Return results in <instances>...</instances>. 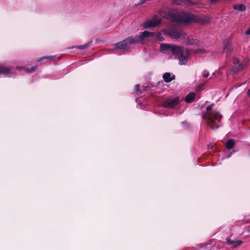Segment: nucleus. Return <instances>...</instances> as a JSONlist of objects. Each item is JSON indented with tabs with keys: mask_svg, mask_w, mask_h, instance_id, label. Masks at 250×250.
Masks as SVG:
<instances>
[{
	"mask_svg": "<svg viewBox=\"0 0 250 250\" xmlns=\"http://www.w3.org/2000/svg\"><path fill=\"white\" fill-rule=\"evenodd\" d=\"M233 8L234 9L240 11H244L246 9V6L244 4L234 5Z\"/></svg>",
	"mask_w": 250,
	"mask_h": 250,
	"instance_id": "20",
	"label": "nucleus"
},
{
	"mask_svg": "<svg viewBox=\"0 0 250 250\" xmlns=\"http://www.w3.org/2000/svg\"><path fill=\"white\" fill-rule=\"evenodd\" d=\"M135 90L136 92L138 94H141L142 93V91L140 90V85L138 84L135 85Z\"/></svg>",
	"mask_w": 250,
	"mask_h": 250,
	"instance_id": "22",
	"label": "nucleus"
},
{
	"mask_svg": "<svg viewBox=\"0 0 250 250\" xmlns=\"http://www.w3.org/2000/svg\"><path fill=\"white\" fill-rule=\"evenodd\" d=\"M186 43L188 45H198V41L196 39L192 38H189L187 35H186V37L185 39Z\"/></svg>",
	"mask_w": 250,
	"mask_h": 250,
	"instance_id": "16",
	"label": "nucleus"
},
{
	"mask_svg": "<svg viewBox=\"0 0 250 250\" xmlns=\"http://www.w3.org/2000/svg\"><path fill=\"white\" fill-rule=\"evenodd\" d=\"M153 32H148L147 30H145L144 32L140 33L139 36H135L137 42H142L149 37H153L154 36Z\"/></svg>",
	"mask_w": 250,
	"mask_h": 250,
	"instance_id": "9",
	"label": "nucleus"
},
{
	"mask_svg": "<svg viewBox=\"0 0 250 250\" xmlns=\"http://www.w3.org/2000/svg\"><path fill=\"white\" fill-rule=\"evenodd\" d=\"M231 156V154H229L228 155V158L230 157Z\"/></svg>",
	"mask_w": 250,
	"mask_h": 250,
	"instance_id": "29",
	"label": "nucleus"
},
{
	"mask_svg": "<svg viewBox=\"0 0 250 250\" xmlns=\"http://www.w3.org/2000/svg\"><path fill=\"white\" fill-rule=\"evenodd\" d=\"M180 103L178 97L169 98L165 100L163 103V106L167 108H173L178 105Z\"/></svg>",
	"mask_w": 250,
	"mask_h": 250,
	"instance_id": "5",
	"label": "nucleus"
},
{
	"mask_svg": "<svg viewBox=\"0 0 250 250\" xmlns=\"http://www.w3.org/2000/svg\"><path fill=\"white\" fill-rule=\"evenodd\" d=\"M175 75H171V74L169 72H167L164 74L163 76V78L164 81L166 83H169L171 82L172 80L175 79Z\"/></svg>",
	"mask_w": 250,
	"mask_h": 250,
	"instance_id": "14",
	"label": "nucleus"
},
{
	"mask_svg": "<svg viewBox=\"0 0 250 250\" xmlns=\"http://www.w3.org/2000/svg\"><path fill=\"white\" fill-rule=\"evenodd\" d=\"M167 34L172 38L176 39H185L186 34L182 30L174 29L168 31Z\"/></svg>",
	"mask_w": 250,
	"mask_h": 250,
	"instance_id": "7",
	"label": "nucleus"
},
{
	"mask_svg": "<svg viewBox=\"0 0 250 250\" xmlns=\"http://www.w3.org/2000/svg\"><path fill=\"white\" fill-rule=\"evenodd\" d=\"M173 49L175 52L174 55H175V58L179 59V64L180 65L186 64L190 54L189 50L181 46H179L178 48H174Z\"/></svg>",
	"mask_w": 250,
	"mask_h": 250,
	"instance_id": "3",
	"label": "nucleus"
},
{
	"mask_svg": "<svg viewBox=\"0 0 250 250\" xmlns=\"http://www.w3.org/2000/svg\"><path fill=\"white\" fill-rule=\"evenodd\" d=\"M15 72L16 69L14 67H9L4 65L0 66V74L12 77Z\"/></svg>",
	"mask_w": 250,
	"mask_h": 250,
	"instance_id": "8",
	"label": "nucleus"
},
{
	"mask_svg": "<svg viewBox=\"0 0 250 250\" xmlns=\"http://www.w3.org/2000/svg\"><path fill=\"white\" fill-rule=\"evenodd\" d=\"M179 46L175 45H171L167 43H162L160 46V49L162 51H170L171 53L174 55L175 52L173 51L174 48H178Z\"/></svg>",
	"mask_w": 250,
	"mask_h": 250,
	"instance_id": "11",
	"label": "nucleus"
},
{
	"mask_svg": "<svg viewBox=\"0 0 250 250\" xmlns=\"http://www.w3.org/2000/svg\"><path fill=\"white\" fill-rule=\"evenodd\" d=\"M157 38L160 41H163L164 40V38L160 34L157 35Z\"/></svg>",
	"mask_w": 250,
	"mask_h": 250,
	"instance_id": "25",
	"label": "nucleus"
},
{
	"mask_svg": "<svg viewBox=\"0 0 250 250\" xmlns=\"http://www.w3.org/2000/svg\"><path fill=\"white\" fill-rule=\"evenodd\" d=\"M235 142L233 139H229L225 143L226 147L228 149H231L234 147Z\"/></svg>",
	"mask_w": 250,
	"mask_h": 250,
	"instance_id": "18",
	"label": "nucleus"
},
{
	"mask_svg": "<svg viewBox=\"0 0 250 250\" xmlns=\"http://www.w3.org/2000/svg\"><path fill=\"white\" fill-rule=\"evenodd\" d=\"M209 76V72L207 70H204L203 72L202 76L204 78H207Z\"/></svg>",
	"mask_w": 250,
	"mask_h": 250,
	"instance_id": "23",
	"label": "nucleus"
},
{
	"mask_svg": "<svg viewBox=\"0 0 250 250\" xmlns=\"http://www.w3.org/2000/svg\"><path fill=\"white\" fill-rule=\"evenodd\" d=\"M232 50V47L230 44L229 43L225 44L223 52L226 54L227 56L228 57L230 55Z\"/></svg>",
	"mask_w": 250,
	"mask_h": 250,
	"instance_id": "17",
	"label": "nucleus"
},
{
	"mask_svg": "<svg viewBox=\"0 0 250 250\" xmlns=\"http://www.w3.org/2000/svg\"><path fill=\"white\" fill-rule=\"evenodd\" d=\"M138 43L135 37L130 36L123 41L113 44L115 49H120L124 51H128L134 44Z\"/></svg>",
	"mask_w": 250,
	"mask_h": 250,
	"instance_id": "4",
	"label": "nucleus"
},
{
	"mask_svg": "<svg viewBox=\"0 0 250 250\" xmlns=\"http://www.w3.org/2000/svg\"><path fill=\"white\" fill-rule=\"evenodd\" d=\"M167 14L168 18L171 21L184 24H187L191 22L204 23L208 21V17L194 15L188 12L177 13V11L174 9L168 10Z\"/></svg>",
	"mask_w": 250,
	"mask_h": 250,
	"instance_id": "1",
	"label": "nucleus"
},
{
	"mask_svg": "<svg viewBox=\"0 0 250 250\" xmlns=\"http://www.w3.org/2000/svg\"><path fill=\"white\" fill-rule=\"evenodd\" d=\"M247 95L250 97V89L248 91Z\"/></svg>",
	"mask_w": 250,
	"mask_h": 250,
	"instance_id": "27",
	"label": "nucleus"
},
{
	"mask_svg": "<svg viewBox=\"0 0 250 250\" xmlns=\"http://www.w3.org/2000/svg\"><path fill=\"white\" fill-rule=\"evenodd\" d=\"M195 52L199 53H204L205 50L203 48H199L196 50Z\"/></svg>",
	"mask_w": 250,
	"mask_h": 250,
	"instance_id": "24",
	"label": "nucleus"
},
{
	"mask_svg": "<svg viewBox=\"0 0 250 250\" xmlns=\"http://www.w3.org/2000/svg\"><path fill=\"white\" fill-rule=\"evenodd\" d=\"M233 62L234 67L232 68V70L235 73L242 70L244 67V65L241 63L240 60L237 58H234Z\"/></svg>",
	"mask_w": 250,
	"mask_h": 250,
	"instance_id": "12",
	"label": "nucleus"
},
{
	"mask_svg": "<svg viewBox=\"0 0 250 250\" xmlns=\"http://www.w3.org/2000/svg\"><path fill=\"white\" fill-rule=\"evenodd\" d=\"M195 94L193 92L189 93L185 98V102L187 103H192L195 100Z\"/></svg>",
	"mask_w": 250,
	"mask_h": 250,
	"instance_id": "15",
	"label": "nucleus"
},
{
	"mask_svg": "<svg viewBox=\"0 0 250 250\" xmlns=\"http://www.w3.org/2000/svg\"><path fill=\"white\" fill-rule=\"evenodd\" d=\"M147 0H140L138 5H141L144 4Z\"/></svg>",
	"mask_w": 250,
	"mask_h": 250,
	"instance_id": "26",
	"label": "nucleus"
},
{
	"mask_svg": "<svg viewBox=\"0 0 250 250\" xmlns=\"http://www.w3.org/2000/svg\"><path fill=\"white\" fill-rule=\"evenodd\" d=\"M36 68H37V67L36 66L32 67L30 69H29L28 68H23L22 67H19V66L17 67V69H18L19 70H21V69H25V71L28 73H31V72L35 71L36 70Z\"/></svg>",
	"mask_w": 250,
	"mask_h": 250,
	"instance_id": "19",
	"label": "nucleus"
},
{
	"mask_svg": "<svg viewBox=\"0 0 250 250\" xmlns=\"http://www.w3.org/2000/svg\"><path fill=\"white\" fill-rule=\"evenodd\" d=\"M90 43L91 42H88L85 44L78 46L76 47V48H79L81 50L85 49L87 48L90 46Z\"/></svg>",
	"mask_w": 250,
	"mask_h": 250,
	"instance_id": "21",
	"label": "nucleus"
},
{
	"mask_svg": "<svg viewBox=\"0 0 250 250\" xmlns=\"http://www.w3.org/2000/svg\"><path fill=\"white\" fill-rule=\"evenodd\" d=\"M213 105L214 104H212L207 107L208 112L205 113L203 115V117L211 128L214 129L221 125V121L222 119V115L216 110L210 112Z\"/></svg>",
	"mask_w": 250,
	"mask_h": 250,
	"instance_id": "2",
	"label": "nucleus"
},
{
	"mask_svg": "<svg viewBox=\"0 0 250 250\" xmlns=\"http://www.w3.org/2000/svg\"><path fill=\"white\" fill-rule=\"evenodd\" d=\"M161 20L160 19H153L151 20L147 21L144 23V27L145 28L154 27L161 23Z\"/></svg>",
	"mask_w": 250,
	"mask_h": 250,
	"instance_id": "10",
	"label": "nucleus"
},
{
	"mask_svg": "<svg viewBox=\"0 0 250 250\" xmlns=\"http://www.w3.org/2000/svg\"><path fill=\"white\" fill-rule=\"evenodd\" d=\"M49 58V57H43V58H41V60H43V59H46V58Z\"/></svg>",
	"mask_w": 250,
	"mask_h": 250,
	"instance_id": "28",
	"label": "nucleus"
},
{
	"mask_svg": "<svg viewBox=\"0 0 250 250\" xmlns=\"http://www.w3.org/2000/svg\"><path fill=\"white\" fill-rule=\"evenodd\" d=\"M226 240L227 245H229L232 248H236L242 244V241L241 240H231L229 237H228Z\"/></svg>",
	"mask_w": 250,
	"mask_h": 250,
	"instance_id": "13",
	"label": "nucleus"
},
{
	"mask_svg": "<svg viewBox=\"0 0 250 250\" xmlns=\"http://www.w3.org/2000/svg\"><path fill=\"white\" fill-rule=\"evenodd\" d=\"M172 3L178 5L190 6L200 4L201 3V1L200 0H197L196 1L192 0H173Z\"/></svg>",
	"mask_w": 250,
	"mask_h": 250,
	"instance_id": "6",
	"label": "nucleus"
}]
</instances>
